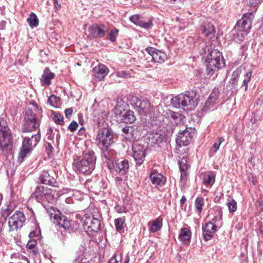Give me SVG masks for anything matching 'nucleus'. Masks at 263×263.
I'll return each instance as SVG.
<instances>
[{"instance_id":"51","label":"nucleus","mask_w":263,"mask_h":263,"mask_svg":"<svg viewBox=\"0 0 263 263\" xmlns=\"http://www.w3.org/2000/svg\"><path fill=\"white\" fill-rule=\"evenodd\" d=\"M79 252L80 253H83V254H85H85L86 255L87 254V249H86V245L85 244L81 245L80 246V247H79Z\"/></svg>"},{"instance_id":"31","label":"nucleus","mask_w":263,"mask_h":263,"mask_svg":"<svg viewBox=\"0 0 263 263\" xmlns=\"http://www.w3.org/2000/svg\"><path fill=\"white\" fill-rule=\"evenodd\" d=\"M149 224V230L151 232L154 233L159 231L162 227V220L158 218L153 221L152 223Z\"/></svg>"},{"instance_id":"2","label":"nucleus","mask_w":263,"mask_h":263,"mask_svg":"<svg viewBox=\"0 0 263 263\" xmlns=\"http://www.w3.org/2000/svg\"><path fill=\"white\" fill-rule=\"evenodd\" d=\"M96 158L93 152H85L82 158L74 159L73 166L74 169L84 174L89 175L92 173L95 167Z\"/></svg>"},{"instance_id":"48","label":"nucleus","mask_w":263,"mask_h":263,"mask_svg":"<svg viewBox=\"0 0 263 263\" xmlns=\"http://www.w3.org/2000/svg\"><path fill=\"white\" fill-rule=\"evenodd\" d=\"M246 1L249 6L255 7L261 4L263 0H246Z\"/></svg>"},{"instance_id":"46","label":"nucleus","mask_w":263,"mask_h":263,"mask_svg":"<svg viewBox=\"0 0 263 263\" xmlns=\"http://www.w3.org/2000/svg\"><path fill=\"white\" fill-rule=\"evenodd\" d=\"M53 119L54 121L59 124H63V117L61 114L55 113L53 115Z\"/></svg>"},{"instance_id":"55","label":"nucleus","mask_w":263,"mask_h":263,"mask_svg":"<svg viewBox=\"0 0 263 263\" xmlns=\"http://www.w3.org/2000/svg\"><path fill=\"white\" fill-rule=\"evenodd\" d=\"M117 255H114V256L109 260L108 263H118L119 260L117 258Z\"/></svg>"},{"instance_id":"33","label":"nucleus","mask_w":263,"mask_h":263,"mask_svg":"<svg viewBox=\"0 0 263 263\" xmlns=\"http://www.w3.org/2000/svg\"><path fill=\"white\" fill-rule=\"evenodd\" d=\"M215 181V176L213 173L209 172L204 175L203 183L205 185L212 186Z\"/></svg>"},{"instance_id":"18","label":"nucleus","mask_w":263,"mask_h":263,"mask_svg":"<svg viewBox=\"0 0 263 263\" xmlns=\"http://www.w3.org/2000/svg\"><path fill=\"white\" fill-rule=\"evenodd\" d=\"M107 27L103 24H92L88 29L89 34L94 38H101L105 35Z\"/></svg>"},{"instance_id":"11","label":"nucleus","mask_w":263,"mask_h":263,"mask_svg":"<svg viewBox=\"0 0 263 263\" xmlns=\"http://www.w3.org/2000/svg\"><path fill=\"white\" fill-rule=\"evenodd\" d=\"M25 120L26 123L23 128V133L30 132L39 126L38 120L31 110H26Z\"/></svg>"},{"instance_id":"57","label":"nucleus","mask_w":263,"mask_h":263,"mask_svg":"<svg viewBox=\"0 0 263 263\" xmlns=\"http://www.w3.org/2000/svg\"><path fill=\"white\" fill-rule=\"evenodd\" d=\"M117 76L119 77L126 78L128 74L124 71H120L118 73Z\"/></svg>"},{"instance_id":"26","label":"nucleus","mask_w":263,"mask_h":263,"mask_svg":"<svg viewBox=\"0 0 263 263\" xmlns=\"http://www.w3.org/2000/svg\"><path fill=\"white\" fill-rule=\"evenodd\" d=\"M130 20L136 25L144 28H149L152 25L151 21L145 22L143 21L142 17L138 15H134L130 17Z\"/></svg>"},{"instance_id":"64","label":"nucleus","mask_w":263,"mask_h":263,"mask_svg":"<svg viewBox=\"0 0 263 263\" xmlns=\"http://www.w3.org/2000/svg\"><path fill=\"white\" fill-rule=\"evenodd\" d=\"M262 209H263V202L261 203V204H260Z\"/></svg>"},{"instance_id":"39","label":"nucleus","mask_w":263,"mask_h":263,"mask_svg":"<svg viewBox=\"0 0 263 263\" xmlns=\"http://www.w3.org/2000/svg\"><path fill=\"white\" fill-rule=\"evenodd\" d=\"M227 205L228 206L230 213L234 212L237 210V205L235 200L232 197H229L227 200Z\"/></svg>"},{"instance_id":"21","label":"nucleus","mask_w":263,"mask_h":263,"mask_svg":"<svg viewBox=\"0 0 263 263\" xmlns=\"http://www.w3.org/2000/svg\"><path fill=\"white\" fill-rule=\"evenodd\" d=\"M54 77V73L52 72L48 68H46L40 78L41 85L44 87L49 86L51 84V80Z\"/></svg>"},{"instance_id":"58","label":"nucleus","mask_w":263,"mask_h":263,"mask_svg":"<svg viewBox=\"0 0 263 263\" xmlns=\"http://www.w3.org/2000/svg\"><path fill=\"white\" fill-rule=\"evenodd\" d=\"M54 7L55 8L58 9L61 7L60 4H59L57 0H54Z\"/></svg>"},{"instance_id":"56","label":"nucleus","mask_w":263,"mask_h":263,"mask_svg":"<svg viewBox=\"0 0 263 263\" xmlns=\"http://www.w3.org/2000/svg\"><path fill=\"white\" fill-rule=\"evenodd\" d=\"M187 174V171H181V179L185 180L186 178Z\"/></svg>"},{"instance_id":"43","label":"nucleus","mask_w":263,"mask_h":263,"mask_svg":"<svg viewBox=\"0 0 263 263\" xmlns=\"http://www.w3.org/2000/svg\"><path fill=\"white\" fill-rule=\"evenodd\" d=\"M180 171H187L189 168V165L187 163L186 158H182L179 161Z\"/></svg>"},{"instance_id":"25","label":"nucleus","mask_w":263,"mask_h":263,"mask_svg":"<svg viewBox=\"0 0 263 263\" xmlns=\"http://www.w3.org/2000/svg\"><path fill=\"white\" fill-rule=\"evenodd\" d=\"M192 232L189 228H183L180 230L179 239L184 244L190 242L191 238Z\"/></svg>"},{"instance_id":"15","label":"nucleus","mask_w":263,"mask_h":263,"mask_svg":"<svg viewBox=\"0 0 263 263\" xmlns=\"http://www.w3.org/2000/svg\"><path fill=\"white\" fill-rule=\"evenodd\" d=\"M145 149L146 148L141 144L135 143L133 145V156L137 164L141 165L143 162L146 155Z\"/></svg>"},{"instance_id":"22","label":"nucleus","mask_w":263,"mask_h":263,"mask_svg":"<svg viewBox=\"0 0 263 263\" xmlns=\"http://www.w3.org/2000/svg\"><path fill=\"white\" fill-rule=\"evenodd\" d=\"M93 72L96 79L102 80L107 75L108 69L104 65L99 64L93 68Z\"/></svg>"},{"instance_id":"36","label":"nucleus","mask_w":263,"mask_h":263,"mask_svg":"<svg viewBox=\"0 0 263 263\" xmlns=\"http://www.w3.org/2000/svg\"><path fill=\"white\" fill-rule=\"evenodd\" d=\"M235 33H233L234 39L238 42L242 41L245 37L247 35L248 32L245 31H241L238 29V27H236L235 29Z\"/></svg>"},{"instance_id":"20","label":"nucleus","mask_w":263,"mask_h":263,"mask_svg":"<svg viewBox=\"0 0 263 263\" xmlns=\"http://www.w3.org/2000/svg\"><path fill=\"white\" fill-rule=\"evenodd\" d=\"M106 150L103 153V157L104 158V161L107 163L108 168L112 170L115 168V161L116 157V153L113 149Z\"/></svg>"},{"instance_id":"17","label":"nucleus","mask_w":263,"mask_h":263,"mask_svg":"<svg viewBox=\"0 0 263 263\" xmlns=\"http://www.w3.org/2000/svg\"><path fill=\"white\" fill-rule=\"evenodd\" d=\"M191 128H186L185 129L178 133L176 139V142L180 146L187 145L192 140V135L191 131Z\"/></svg>"},{"instance_id":"5","label":"nucleus","mask_w":263,"mask_h":263,"mask_svg":"<svg viewBox=\"0 0 263 263\" xmlns=\"http://www.w3.org/2000/svg\"><path fill=\"white\" fill-rule=\"evenodd\" d=\"M22 137L23 140L18 156V160L21 162L23 161L24 158L30 154L36 146L41 139L39 132L36 134L32 135L31 137L24 136L23 135Z\"/></svg>"},{"instance_id":"38","label":"nucleus","mask_w":263,"mask_h":263,"mask_svg":"<svg viewBox=\"0 0 263 263\" xmlns=\"http://www.w3.org/2000/svg\"><path fill=\"white\" fill-rule=\"evenodd\" d=\"M29 26L31 28L37 27L39 25V20L37 16L34 13H31L29 17L27 20Z\"/></svg>"},{"instance_id":"42","label":"nucleus","mask_w":263,"mask_h":263,"mask_svg":"<svg viewBox=\"0 0 263 263\" xmlns=\"http://www.w3.org/2000/svg\"><path fill=\"white\" fill-rule=\"evenodd\" d=\"M204 200L202 198H197L195 202L196 211L197 213L200 214L202 210V207L204 205Z\"/></svg>"},{"instance_id":"54","label":"nucleus","mask_w":263,"mask_h":263,"mask_svg":"<svg viewBox=\"0 0 263 263\" xmlns=\"http://www.w3.org/2000/svg\"><path fill=\"white\" fill-rule=\"evenodd\" d=\"M115 210L118 213H122L125 212L124 209L120 205H116L115 206Z\"/></svg>"},{"instance_id":"53","label":"nucleus","mask_w":263,"mask_h":263,"mask_svg":"<svg viewBox=\"0 0 263 263\" xmlns=\"http://www.w3.org/2000/svg\"><path fill=\"white\" fill-rule=\"evenodd\" d=\"M11 212H12V210L8 207H7L5 210L4 213L3 214V216L5 219L10 215V214L11 213Z\"/></svg>"},{"instance_id":"13","label":"nucleus","mask_w":263,"mask_h":263,"mask_svg":"<svg viewBox=\"0 0 263 263\" xmlns=\"http://www.w3.org/2000/svg\"><path fill=\"white\" fill-rule=\"evenodd\" d=\"M254 16L252 12L245 14L237 24L238 29L241 31L249 32L251 28V25Z\"/></svg>"},{"instance_id":"63","label":"nucleus","mask_w":263,"mask_h":263,"mask_svg":"<svg viewBox=\"0 0 263 263\" xmlns=\"http://www.w3.org/2000/svg\"><path fill=\"white\" fill-rule=\"evenodd\" d=\"M260 231L261 233L263 234V226L260 227Z\"/></svg>"},{"instance_id":"28","label":"nucleus","mask_w":263,"mask_h":263,"mask_svg":"<svg viewBox=\"0 0 263 263\" xmlns=\"http://www.w3.org/2000/svg\"><path fill=\"white\" fill-rule=\"evenodd\" d=\"M127 105L123 102H118L114 109V112L117 120L120 121L122 116L125 112Z\"/></svg>"},{"instance_id":"6","label":"nucleus","mask_w":263,"mask_h":263,"mask_svg":"<svg viewBox=\"0 0 263 263\" xmlns=\"http://www.w3.org/2000/svg\"><path fill=\"white\" fill-rule=\"evenodd\" d=\"M31 198L35 199L37 202L41 203L45 201L51 202L55 199L52 190L50 187L43 185L37 186L32 194Z\"/></svg>"},{"instance_id":"45","label":"nucleus","mask_w":263,"mask_h":263,"mask_svg":"<svg viewBox=\"0 0 263 263\" xmlns=\"http://www.w3.org/2000/svg\"><path fill=\"white\" fill-rule=\"evenodd\" d=\"M252 74V71H249L245 75V78L243 81V85L245 86V91L248 89V84L251 80Z\"/></svg>"},{"instance_id":"37","label":"nucleus","mask_w":263,"mask_h":263,"mask_svg":"<svg viewBox=\"0 0 263 263\" xmlns=\"http://www.w3.org/2000/svg\"><path fill=\"white\" fill-rule=\"evenodd\" d=\"M125 219L124 217L119 218L115 220V225L117 230L121 233L124 228Z\"/></svg>"},{"instance_id":"10","label":"nucleus","mask_w":263,"mask_h":263,"mask_svg":"<svg viewBox=\"0 0 263 263\" xmlns=\"http://www.w3.org/2000/svg\"><path fill=\"white\" fill-rule=\"evenodd\" d=\"M113 136L110 130L108 128H103L99 130L97 135V141L100 146L105 149H108L113 143Z\"/></svg>"},{"instance_id":"35","label":"nucleus","mask_w":263,"mask_h":263,"mask_svg":"<svg viewBox=\"0 0 263 263\" xmlns=\"http://www.w3.org/2000/svg\"><path fill=\"white\" fill-rule=\"evenodd\" d=\"M36 241L34 239H31L28 242L26 246L28 250H29V252L32 253V254L35 256L38 253V249L36 247Z\"/></svg>"},{"instance_id":"61","label":"nucleus","mask_w":263,"mask_h":263,"mask_svg":"<svg viewBox=\"0 0 263 263\" xmlns=\"http://www.w3.org/2000/svg\"><path fill=\"white\" fill-rule=\"evenodd\" d=\"M115 180L118 182V181H122V178L121 177H116V179H115Z\"/></svg>"},{"instance_id":"40","label":"nucleus","mask_w":263,"mask_h":263,"mask_svg":"<svg viewBox=\"0 0 263 263\" xmlns=\"http://www.w3.org/2000/svg\"><path fill=\"white\" fill-rule=\"evenodd\" d=\"M218 93L217 90H214L210 95L208 100L206 101L205 103V105L206 106L213 105L215 103V102L218 99Z\"/></svg>"},{"instance_id":"3","label":"nucleus","mask_w":263,"mask_h":263,"mask_svg":"<svg viewBox=\"0 0 263 263\" xmlns=\"http://www.w3.org/2000/svg\"><path fill=\"white\" fill-rule=\"evenodd\" d=\"M12 135L8 127L7 122L0 120V150L2 153L7 155L12 153Z\"/></svg>"},{"instance_id":"34","label":"nucleus","mask_w":263,"mask_h":263,"mask_svg":"<svg viewBox=\"0 0 263 263\" xmlns=\"http://www.w3.org/2000/svg\"><path fill=\"white\" fill-rule=\"evenodd\" d=\"M224 141V138L219 137L213 145L210 148L209 154L210 156H213L219 149L220 144Z\"/></svg>"},{"instance_id":"32","label":"nucleus","mask_w":263,"mask_h":263,"mask_svg":"<svg viewBox=\"0 0 263 263\" xmlns=\"http://www.w3.org/2000/svg\"><path fill=\"white\" fill-rule=\"evenodd\" d=\"M167 116L170 120L172 122H174V123L176 124H178L179 122H180L183 118V116L181 114L171 110H169L167 112Z\"/></svg>"},{"instance_id":"8","label":"nucleus","mask_w":263,"mask_h":263,"mask_svg":"<svg viewBox=\"0 0 263 263\" xmlns=\"http://www.w3.org/2000/svg\"><path fill=\"white\" fill-rule=\"evenodd\" d=\"M26 221L24 213L20 211H15L8 219L9 231L14 232L21 229Z\"/></svg>"},{"instance_id":"27","label":"nucleus","mask_w":263,"mask_h":263,"mask_svg":"<svg viewBox=\"0 0 263 263\" xmlns=\"http://www.w3.org/2000/svg\"><path fill=\"white\" fill-rule=\"evenodd\" d=\"M115 171L117 173L121 174H125L129 169V162L127 160H124L116 163Z\"/></svg>"},{"instance_id":"50","label":"nucleus","mask_w":263,"mask_h":263,"mask_svg":"<svg viewBox=\"0 0 263 263\" xmlns=\"http://www.w3.org/2000/svg\"><path fill=\"white\" fill-rule=\"evenodd\" d=\"M78 124L76 122H72L68 126V128L71 131L75 130L78 127Z\"/></svg>"},{"instance_id":"59","label":"nucleus","mask_w":263,"mask_h":263,"mask_svg":"<svg viewBox=\"0 0 263 263\" xmlns=\"http://www.w3.org/2000/svg\"><path fill=\"white\" fill-rule=\"evenodd\" d=\"M186 197L184 196H183L180 200V203L181 204H183L185 203L186 201Z\"/></svg>"},{"instance_id":"47","label":"nucleus","mask_w":263,"mask_h":263,"mask_svg":"<svg viewBox=\"0 0 263 263\" xmlns=\"http://www.w3.org/2000/svg\"><path fill=\"white\" fill-rule=\"evenodd\" d=\"M241 72V68H237L236 69L232 74V81H233V83L236 82L239 77V76Z\"/></svg>"},{"instance_id":"14","label":"nucleus","mask_w":263,"mask_h":263,"mask_svg":"<svg viewBox=\"0 0 263 263\" xmlns=\"http://www.w3.org/2000/svg\"><path fill=\"white\" fill-rule=\"evenodd\" d=\"M217 218H213L211 221L206 223L202 227L203 235L205 240H210L214 235L217 230Z\"/></svg>"},{"instance_id":"4","label":"nucleus","mask_w":263,"mask_h":263,"mask_svg":"<svg viewBox=\"0 0 263 263\" xmlns=\"http://www.w3.org/2000/svg\"><path fill=\"white\" fill-rule=\"evenodd\" d=\"M171 102L175 107H185L186 109L190 110L194 109L198 104V100L195 96L183 93L172 98Z\"/></svg>"},{"instance_id":"19","label":"nucleus","mask_w":263,"mask_h":263,"mask_svg":"<svg viewBox=\"0 0 263 263\" xmlns=\"http://www.w3.org/2000/svg\"><path fill=\"white\" fill-rule=\"evenodd\" d=\"M149 178L152 183L157 187L162 186L166 182L165 177L156 170H152L151 171Z\"/></svg>"},{"instance_id":"49","label":"nucleus","mask_w":263,"mask_h":263,"mask_svg":"<svg viewBox=\"0 0 263 263\" xmlns=\"http://www.w3.org/2000/svg\"><path fill=\"white\" fill-rule=\"evenodd\" d=\"M133 127L132 126H125L122 128V132L126 134H130L133 136V134L132 133Z\"/></svg>"},{"instance_id":"52","label":"nucleus","mask_w":263,"mask_h":263,"mask_svg":"<svg viewBox=\"0 0 263 263\" xmlns=\"http://www.w3.org/2000/svg\"><path fill=\"white\" fill-rule=\"evenodd\" d=\"M72 114V109L71 108H67L65 110V116L67 118H69Z\"/></svg>"},{"instance_id":"62","label":"nucleus","mask_w":263,"mask_h":263,"mask_svg":"<svg viewBox=\"0 0 263 263\" xmlns=\"http://www.w3.org/2000/svg\"><path fill=\"white\" fill-rule=\"evenodd\" d=\"M218 214L219 217V221H220L221 220L222 213L220 211H219V212H218Z\"/></svg>"},{"instance_id":"12","label":"nucleus","mask_w":263,"mask_h":263,"mask_svg":"<svg viewBox=\"0 0 263 263\" xmlns=\"http://www.w3.org/2000/svg\"><path fill=\"white\" fill-rule=\"evenodd\" d=\"M83 226L85 230L87 232H97L100 230V221L93 216H85L83 217Z\"/></svg>"},{"instance_id":"9","label":"nucleus","mask_w":263,"mask_h":263,"mask_svg":"<svg viewBox=\"0 0 263 263\" xmlns=\"http://www.w3.org/2000/svg\"><path fill=\"white\" fill-rule=\"evenodd\" d=\"M131 105L139 114H148L152 110V106L149 101L137 97H133Z\"/></svg>"},{"instance_id":"30","label":"nucleus","mask_w":263,"mask_h":263,"mask_svg":"<svg viewBox=\"0 0 263 263\" xmlns=\"http://www.w3.org/2000/svg\"><path fill=\"white\" fill-rule=\"evenodd\" d=\"M163 139V136L159 133H151L148 136V144L151 145L161 143Z\"/></svg>"},{"instance_id":"16","label":"nucleus","mask_w":263,"mask_h":263,"mask_svg":"<svg viewBox=\"0 0 263 263\" xmlns=\"http://www.w3.org/2000/svg\"><path fill=\"white\" fill-rule=\"evenodd\" d=\"M145 51L150 55L148 58H151L155 62L163 63L167 59L165 53L153 47H147Z\"/></svg>"},{"instance_id":"60","label":"nucleus","mask_w":263,"mask_h":263,"mask_svg":"<svg viewBox=\"0 0 263 263\" xmlns=\"http://www.w3.org/2000/svg\"><path fill=\"white\" fill-rule=\"evenodd\" d=\"M130 260L129 254H127L125 257V261L124 263H129Z\"/></svg>"},{"instance_id":"41","label":"nucleus","mask_w":263,"mask_h":263,"mask_svg":"<svg viewBox=\"0 0 263 263\" xmlns=\"http://www.w3.org/2000/svg\"><path fill=\"white\" fill-rule=\"evenodd\" d=\"M119 32V30L117 28L110 30L107 34V39L111 42H115L118 35Z\"/></svg>"},{"instance_id":"44","label":"nucleus","mask_w":263,"mask_h":263,"mask_svg":"<svg viewBox=\"0 0 263 263\" xmlns=\"http://www.w3.org/2000/svg\"><path fill=\"white\" fill-rule=\"evenodd\" d=\"M86 255L85 254L81 257H78L74 263H95L94 261L86 257Z\"/></svg>"},{"instance_id":"7","label":"nucleus","mask_w":263,"mask_h":263,"mask_svg":"<svg viewBox=\"0 0 263 263\" xmlns=\"http://www.w3.org/2000/svg\"><path fill=\"white\" fill-rule=\"evenodd\" d=\"M47 213L53 223L64 228L70 230L71 228V221L68 220L62 215L61 212L54 208L50 207L47 209Z\"/></svg>"},{"instance_id":"24","label":"nucleus","mask_w":263,"mask_h":263,"mask_svg":"<svg viewBox=\"0 0 263 263\" xmlns=\"http://www.w3.org/2000/svg\"><path fill=\"white\" fill-rule=\"evenodd\" d=\"M40 180L43 184H48L52 186H57L55 179L46 171H44L40 175Z\"/></svg>"},{"instance_id":"23","label":"nucleus","mask_w":263,"mask_h":263,"mask_svg":"<svg viewBox=\"0 0 263 263\" xmlns=\"http://www.w3.org/2000/svg\"><path fill=\"white\" fill-rule=\"evenodd\" d=\"M201 29L202 33L209 38H212L215 34V29L212 23L206 22L203 23L201 26Z\"/></svg>"},{"instance_id":"1","label":"nucleus","mask_w":263,"mask_h":263,"mask_svg":"<svg viewBox=\"0 0 263 263\" xmlns=\"http://www.w3.org/2000/svg\"><path fill=\"white\" fill-rule=\"evenodd\" d=\"M201 53L206 55V66L209 74L213 75L214 71L224 67L225 63L222 54L210 44L206 45L201 51Z\"/></svg>"},{"instance_id":"29","label":"nucleus","mask_w":263,"mask_h":263,"mask_svg":"<svg viewBox=\"0 0 263 263\" xmlns=\"http://www.w3.org/2000/svg\"><path fill=\"white\" fill-rule=\"evenodd\" d=\"M136 120V117L135 115V112L130 110H126L123 116H122V118L120 120V122L125 123H133Z\"/></svg>"}]
</instances>
